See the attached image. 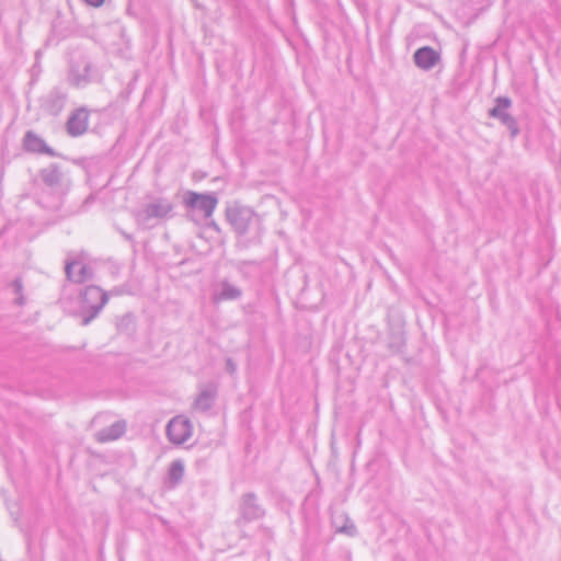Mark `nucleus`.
Wrapping results in <instances>:
<instances>
[{
    "mask_svg": "<svg viewBox=\"0 0 561 561\" xmlns=\"http://www.w3.org/2000/svg\"><path fill=\"white\" fill-rule=\"evenodd\" d=\"M173 208L172 202L165 197H150L134 216L140 228L150 229L159 221L171 217Z\"/></svg>",
    "mask_w": 561,
    "mask_h": 561,
    "instance_id": "nucleus-1",
    "label": "nucleus"
},
{
    "mask_svg": "<svg viewBox=\"0 0 561 561\" xmlns=\"http://www.w3.org/2000/svg\"><path fill=\"white\" fill-rule=\"evenodd\" d=\"M108 296L98 286H88L81 293L80 308L84 313L82 324H89L103 309Z\"/></svg>",
    "mask_w": 561,
    "mask_h": 561,
    "instance_id": "nucleus-2",
    "label": "nucleus"
},
{
    "mask_svg": "<svg viewBox=\"0 0 561 561\" xmlns=\"http://www.w3.org/2000/svg\"><path fill=\"white\" fill-rule=\"evenodd\" d=\"M94 79V70L90 59L79 53H72L70 57L68 80L76 88H83Z\"/></svg>",
    "mask_w": 561,
    "mask_h": 561,
    "instance_id": "nucleus-3",
    "label": "nucleus"
},
{
    "mask_svg": "<svg viewBox=\"0 0 561 561\" xmlns=\"http://www.w3.org/2000/svg\"><path fill=\"white\" fill-rule=\"evenodd\" d=\"M186 207L203 214L204 218H210L218 205L215 193H197L187 191L184 195Z\"/></svg>",
    "mask_w": 561,
    "mask_h": 561,
    "instance_id": "nucleus-4",
    "label": "nucleus"
},
{
    "mask_svg": "<svg viewBox=\"0 0 561 561\" xmlns=\"http://www.w3.org/2000/svg\"><path fill=\"white\" fill-rule=\"evenodd\" d=\"M511 105V99L506 96H499L495 99V106L489 111V115L499 119L504 126H506L511 133V137L515 138L519 134V128L516 119L508 113Z\"/></svg>",
    "mask_w": 561,
    "mask_h": 561,
    "instance_id": "nucleus-5",
    "label": "nucleus"
},
{
    "mask_svg": "<svg viewBox=\"0 0 561 561\" xmlns=\"http://www.w3.org/2000/svg\"><path fill=\"white\" fill-rule=\"evenodd\" d=\"M228 218L239 234H245L253 225H257L259 216L249 207H239L228 213Z\"/></svg>",
    "mask_w": 561,
    "mask_h": 561,
    "instance_id": "nucleus-6",
    "label": "nucleus"
},
{
    "mask_svg": "<svg viewBox=\"0 0 561 561\" xmlns=\"http://www.w3.org/2000/svg\"><path fill=\"white\" fill-rule=\"evenodd\" d=\"M192 431L190 420L181 415L173 417L167 425V436L175 445L186 443L192 436Z\"/></svg>",
    "mask_w": 561,
    "mask_h": 561,
    "instance_id": "nucleus-7",
    "label": "nucleus"
},
{
    "mask_svg": "<svg viewBox=\"0 0 561 561\" xmlns=\"http://www.w3.org/2000/svg\"><path fill=\"white\" fill-rule=\"evenodd\" d=\"M89 126V112L84 107L73 111L66 124L67 133L72 137L83 135Z\"/></svg>",
    "mask_w": 561,
    "mask_h": 561,
    "instance_id": "nucleus-8",
    "label": "nucleus"
},
{
    "mask_svg": "<svg viewBox=\"0 0 561 561\" xmlns=\"http://www.w3.org/2000/svg\"><path fill=\"white\" fill-rule=\"evenodd\" d=\"M414 64L422 70L433 69L440 60V55L430 46H423L415 50L413 55Z\"/></svg>",
    "mask_w": 561,
    "mask_h": 561,
    "instance_id": "nucleus-9",
    "label": "nucleus"
},
{
    "mask_svg": "<svg viewBox=\"0 0 561 561\" xmlns=\"http://www.w3.org/2000/svg\"><path fill=\"white\" fill-rule=\"evenodd\" d=\"M23 146L28 152L47 154L50 157L56 156L55 150L50 148L42 137L32 130L25 133L23 138Z\"/></svg>",
    "mask_w": 561,
    "mask_h": 561,
    "instance_id": "nucleus-10",
    "label": "nucleus"
},
{
    "mask_svg": "<svg viewBox=\"0 0 561 561\" xmlns=\"http://www.w3.org/2000/svg\"><path fill=\"white\" fill-rule=\"evenodd\" d=\"M241 296L242 290L238 286L228 280H222L213 293V301L218 304L227 300H237Z\"/></svg>",
    "mask_w": 561,
    "mask_h": 561,
    "instance_id": "nucleus-11",
    "label": "nucleus"
},
{
    "mask_svg": "<svg viewBox=\"0 0 561 561\" xmlns=\"http://www.w3.org/2000/svg\"><path fill=\"white\" fill-rule=\"evenodd\" d=\"M216 396L217 387L215 383L203 386L195 399L194 408L199 411H208L213 407Z\"/></svg>",
    "mask_w": 561,
    "mask_h": 561,
    "instance_id": "nucleus-12",
    "label": "nucleus"
},
{
    "mask_svg": "<svg viewBox=\"0 0 561 561\" xmlns=\"http://www.w3.org/2000/svg\"><path fill=\"white\" fill-rule=\"evenodd\" d=\"M65 271L68 279L75 283H83L91 277V268L81 261L68 262Z\"/></svg>",
    "mask_w": 561,
    "mask_h": 561,
    "instance_id": "nucleus-13",
    "label": "nucleus"
},
{
    "mask_svg": "<svg viewBox=\"0 0 561 561\" xmlns=\"http://www.w3.org/2000/svg\"><path fill=\"white\" fill-rule=\"evenodd\" d=\"M240 510L243 518L247 520L257 519L264 514V511L256 502L255 495L252 493L243 495Z\"/></svg>",
    "mask_w": 561,
    "mask_h": 561,
    "instance_id": "nucleus-14",
    "label": "nucleus"
},
{
    "mask_svg": "<svg viewBox=\"0 0 561 561\" xmlns=\"http://www.w3.org/2000/svg\"><path fill=\"white\" fill-rule=\"evenodd\" d=\"M125 431L126 423L124 421H116L111 426L96 432L95 439L100 443L116 440L124 435Z\"/></svg>",
    "mask_w": 561,
    "mask_h": 561,
    "instance_id": "nucleus-15",
    "label": "nucleus"
},
{
    "mask_svg": "<svg viewBox=\"0 0 561 561\" xmlns=\"http://www.w3.org/2000/svg\"><path fill=\"white\" fill-rule=\"evenodd\" d=\"M42 181L51 188H58L62 182V173L56 164H50L41 171Z\"/></svg>",
    "mask_w": 561,
    "mask_h": 561,
    "instance_id": "nucleus-16",
    "label": "nucleus"
},
{
    "mask_svg": "<svg viewBox=\"0 0 561 561\" xmlns=\"http://www.w3.org/2000/svg\"><path fill=\"white\" fill-rule=\"evenodd\" d=\"M66 100L67 95L60 90L51 91L46 100L48 112L53 115H58L62 111Z\"/></svg>",
    "mask_w": 561,
    "mask_h": 561,
    "instance_id": "nucleus-17",
    "label": "nucleus"
},
{
    "mask_svg": "<svg viewBox=\"0 0 561 561\" xmlns=\"http://www.w3.org/2000/svg\"><path fill=\"white\" fill-rule=\"evenodd\" d=\"M185 466L183 460L176 459L171 462L168 470V483L171 488L178 485L184 477Z\"/></svg>",
    "mask_w": 561,
    "mask_h": 561,
    "instance_id": "nucleus-18",
    "label": "nucleus"
},
{
    "mask_svg": "<svg viewBox=\"0 0 561 561\" xmlns=\"http://www.w3.org/2000/svg\"><path fill=\"white\" fill-rule=\"evenodd\" d=\"M12 293L15 295L14 302L19 306L24 305V296L22 294L23 286L20 279H15L10 285Z\"/></svg>",
    "mask_w": 561,
    "mask_h": 561,
    "instance_id": "nucleus-19",
    "label": "nucleus"
},
{
    "mask_svg": "<svg viewBox=\"0 0 561 561\" xmlns=\"http://www.w3.org/2000/svg\"><path fill=\"white\" fill-rule=\"evenodd\" d=\"M226 370L229 373V374H234L236 370H237V365L234 364V362L231 359V358H228L226 360Z\"/></svg>",
    "mask_w": 561,
    "mask_h": 561,
    "instance_id": "nucleus-20",
    "label": "nucleus"
},
{
    "mask_svg": "<svg viewBox=\"0 0 561 561\" xmlns=\"http://www.w3.org/2000/svg\"><path fill=\"white\" fill-rule=\"evenodd\" d=\"M340 531L342 533H345L350 536H353L355 534V526L352 524L350 527L348 526H344L340 529Z\"/></svg>",
    "mask_w": 561,
    "mask_h": 561,
    "instance_id": "nucleus-21",
    "label": "nucleus"
},
{
    "mask_svg": "<svg viewBox=\"0 0 561 561\" xmlns=\"http://www.w3.org/2000/svg\"><path fill=\"white\" fill-rule=\"evenodd\" d=\"M87 4L91 5V7H100L104 3V0H84Z\"/></svg>",
    "mask_w": 561,
    "mask_h": 561,
    "instance_id": "nucleus-22",
    "label": "nucleus"
},
{
    "mask_svg": "<svg viewBox=\"0 0 561 561\" xmlns=\"http://www.w3.org/2000/svg\"><path fill=\"white\" fill-rule=\"evenodd\" d=\"M123 236L126 240H129V241L133 240V237L126 232H123Z\"/></svg>",
    "mask_w": 561,
    "mask_h": 561,
    "instance_id": "nucleus-23",
    "label": "nucleus"
}]
</instances>
